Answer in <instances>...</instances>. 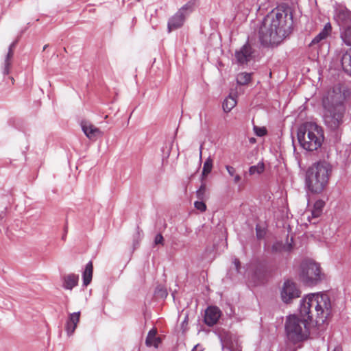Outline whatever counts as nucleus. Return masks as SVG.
Returning <instances> with one entry per match:
<instances>
[{
	"mask_svg": "<svg viewBox=\"0 0 351 351\" xmlns=\"http://www.w3.org/2000/svg\"><path fill=\"white\" fill-rule=\"evenodd\" d=\"M266 275L265 269L262 267H257L254 272L253 278L257 280V283H261L263 282Z\"/></svg>",
	"mask_w": 351,
	"mask_h": 351,
	"instance_id": "obj_24",
	"label": "nucleus"
},
{
	"mask_svg": "<svg viewBox=\"0 0 351 351\" xmlns=\"http://www.w3.org/2000/svg\"><path fill=\"white\" fill-rule=\"evenodd\" d=\"M332 32V26L330 23H327L323 29L319 32L311 41L310 46H313L320 43L322 40H326Z\"/></svg>",
	"mask_w": 351,
	"mask_h": 351,
	"instance_id": "obj_14",
	"label": "nucleus"
},
{
	"mask_svg": "<svg viewBox=\"0 0 351 351\" xmlns=\"http://www.w3.org/2000/svg\"><path fill=\"white\" fill-rule=\"evenodd\" d=\"M193 3L191 1L188 2L184 5H183L176 14L173 15L168 22V29L169 32H171L173 30H175L178 28H180L182 26L184 19L185 15L184 13L186 11L191 12L193 8Z\"/></svg>",
	"mask_w": 351,
	"mask_h": 351,
	"instance_id": "obj_8",
	"label": "nucleus"
},
{
	"mask_svg": "<svg viewBox=\"0 0 351 351\" xmlns=\"http://www.w3.org/2000/svg\"><path fill=\"white\" fill-rule=\"evenodd\" d=\"M163 242H164V239H163L162 235L161 234H158L156 236L155 239H154L155 245H159V244L163 245Z\"/></svg>",
	"mask_w": 351,
	"mask_h": 351,
	"instance_id": "obj_33",
	"label": "nucleus"
},
{
	"mask_svg": "<svg viewBox=\"0 0 351 351\" xmlns=\"http://www.w3.org/2000/svg\"><path fill=\"white\" fill-rule=\"evenodd\" d=\"M93 265L91 261L88 262L86 265L85 270L83 272V284L84 286H88L93 278Z\"/></svg>",
	"mask_w": 351,
	"mask_h": 351,
	"instance_id": "obj_19",
	"label": "nucleus"
},
{
	"mask_svg": "<svg viewBox=\"0 0 351 351\" xmlns=\"http://www.w3.org/2000/svg\"><path fill=\"white\" fill-rule=\"evenodd\" d=\"M206 192V186L202 184L198 191H197V197L199 199H203Z\"/></svg>",
	"mask_w": 351,
	"mask_h": 351,
	"instance_id": "obj_30",
	"label": "nucleus"
},
{
	"mask_svg": "<svg viewBox=\"0 0 351 351\" xmlns=\"http://www.w3.org/2000/svg\"><path fill=\"white\" fill-rule=\"evenodd\" d=\"M330 300L327 294L311 293L302 300L300 315L317 326L325 322L330 314Z\"/></svg>",
	"mask_w": 351,
	"mask_h": 351,
	"instance_id": "obj_3",
	"label": "nucleus"
},
{
	"mask_svg": "<svg viewBox=\"0 0 351 351\" xmlns=\"http://www.w3.org/2000/svg\"><path fill=\"white\" fill-rule=\"evenodd\" d=\"M332 168L329 163L320 161L310 167L306 173V185L312 193L319 194L328 185Z\"/></svg>",
	"mask_w": 351,
	"mask_h": 351,
	"instance_id": "obj_4",
	"label": "nucleus"
},
{
	"mask_svg": "<svg viewBox=\"0 0 351 351\" xmlns=\"http://www.w3.org/2000/svg\"><path fill=\"white\" fill-rule=\"evenodd\" d=\"M237 104V95H230L223 102V109L224 112H230L231 110L236 106Z\"/></svg>",
	"mask_w": 351,
	"mask_h": 351,
	"instance_id": "obj_20",
	"label": "nucleus"
},
{
	"mask_svg": "<svg viewBox=\"0 0 351 351\" xmlns=\"http://www.w3.org/2000/svg\"><path fill=\"white\" fill-rule=\"evenodd\" d=\"M194 205L195 207L201 212H204L206 210V205L202 201H197L195 202Z\"/></svg>",
	"mask_w": 351,
	"mask_h": 351,
	"instance_id": "obj_32",
	"label": "nucleus"
},
{
	"mask_svg": "<svg viewBox=\"0 0 351 351\" xmlns=\"http://www.w3.org/2000/svg\"><path fill=\"white\" fill-rule=\"evenodd\" d=\"M202 146L200 147V150H199V156L202 157Z\"/></svg>",
	"mask_w": 351,
	"mask_h": 351,
	"instance_id": "obj_40",
	"label": "nucleus"
},
{
	"mask_svg": "<svg viewBox=\"0 0 351 351\" xmlns=\"http://www.w3.org/2000/svg\"><path fill=\"white\" fill-rule=\"evenodd\" d=\"M157 330L156 328H152L148 332L147 336L145 343L147 346H154L155 348H158L159 344L161 342L160 338L156 337Z\"/></svg>",
	"mask_w": 351,
	"mask_h": 351,
	"instance_id": "obj_16",
	"label": "nucleus"
},
{
	"mask_svg": "<svg viewBox=\"0 0 351 351\" xmlns=\"http://www.w3.org/2000/svg\"><path fill=\"white\" fill-rule=\"evenodd\" d=\"M233 263L235 266L237 271H239L240 267H241V263H240L239 260L237 258H234Z\"/></svg>",
	"mask_w": 351,
	"mask_h": 351,
	"instance_id": "obj_35",
	"label": "nucleus"
},
{
	"mask_svg": "<svg viewBox=\"0 0 351 351\" xmlns=\"http://www.w3.org/2000/svg\"><path fill=\"white\" fill-rule=\"evenodd\" d=\"M265 170V165L263 162H258L256 165L251 166L249 169V174L251 176L257 174L260 175Z\"/></svg>",
	"mask_w": 351,
	"mask_h": 351,
	"instance_id": "obj_27",
	"label": "nucleus"
},
{
	"mask_svg": "<svg viewBox=\"0 0 351 351\" xmlns=\"http://www.w3.org/2000/svg\"><path fill=\"white\" fill-rule=\"evenodd\" d=\"M81 126L84 134L90 141H95L103 135V132L98 128L88 121H82Z\"/></svg>",
	"mask_w": 351,
	"mask_h": 351,
	"instance_id": "obj_10",
	"label": "nucleus"
},
{
	"mask_svg": "<svg viewBox=\"0 0 351 351\" xmlns=\"http://www.w3.org/2000/svg\"><path fill=\"white\" fill-rule=\"evenodd\" d=\"M13 46H14V44H12L10 47L9 51H8L7 56H6V58L5 60V67H4V70H3V73L5 75L9 73L10 66V64H11L10 59L12 58L13 54H14L13 49H12V47Z\"/></svg>",
	"mask_w": 351,
	"mask_h": 351,
	"instance_id": "obj_28",
	"label": "nucleus"
},
{
	"mask_svg": "<svg viewBox=\"0 0 351 351\" xmlns=\"http://www.w3.org/2000/svg\"><path fill=\"white\" fill-rule=\"evenodd\" d=\"M159 292L160 293L161 297H166L167 295V292L165 289H160Z\"/></svg>",
	"mask_w": 351,
	"mask_h": 351,
	"instance_id": "obj_37",
	"label": "nucleus"
},
{
	"mask_svg": "<svg viewBox=\"0 0 351 351\" xmlns=\"http://www.w3.org/2000/svg\"><path fill=\"white\" fill-rule=\"evenodd\" d=\"M341 66L343 71L351 75V48L343 54L341 58Z\"/></svg>",
	"mask_w": 351,
	"mask_h": 351,
	"instance_id": "obj_18",
	"label": "nucleus"
},
{
	"mask_svg": "<svg viewBox=\"0 0 351 351\" xmlns=\"http://www.w3.org/2000/svg\"><path fill=\"white\" fill-rule=\"evenodd\" d=\"M308 322L304 317L289 315L285 322V332L288 340L294 344L306 340L309 335Z\"/></svg>",
	"mask_w": 351,
	"mask_h": 351,
	"instance_id": "obj_6",
	"label": "nucleus"
},
{
	"mask_svg": "<svg viewBox=\"0 0 351 351\" xmlns=\"http://www.w3.org/2000/svg\"><path fill=\"white\" fill-rule=\"evenodd\" d=\"M307 214H308L307 213H305L304 214V215H307V216H306V217H307V219H308V221L309 222H311V219H310L309 215H308Z\"/></svg>",
	"mask_w": 351,
	"mask_h": 351,
	"instance_id": "obj_39",
	"label": "nucleus"
},
{
	"mask_svg": "<svg viewBox=\"0 0 351 351\" xmlns=\"http://www.w3.org/2000/svg\"><path fill=\"white\" fill-rule=\"evenodd\" d=\"M199 344L194 346L191 351H203L202 350H199Z\"/></svg>",
	"mask_w": 351,
	"mask_h": 351,
	"instance_id": "obj_38",
	"label": "nucleus"
},
{
	"mask_svg": "<svg viewBox=\"0 0 351 351\" xmlns=\"http://www.w3.org/2000/svg\"><path fill=\"white\" fill-rule=\"evenodd\" d=\"M325 206V202L322 199L317 200L313 205V209L311 210L312 218H317L319 217L323 211V209Z\"/></svg>",
	"mask_w": 351,
	"mask_h": 351,
	"instance_id": "obj_21",
	"label": "nucleus"
},
{
	"mask_svg": "<svg viewBox=\"0 0 351 351\" xmlns=\"http://www.w3.org/2000/svg\"><path fill=\"white\" fill-rule=\"evenodd\" d=\"M334 351H341L339 349H335Z\"/></svg>",
	"mask_w": 351,
	"mask_h": 351,
	"instance_id": "obj_41",
	"label": "nucleus"
},
{
	"mask_svg": "<svg viewBox=\"0 0 351 351\" xmlns=\"http://www.w3.org/2000/svg\"><path fill=\"white\" fill-rule=\"evenodd\" d=\"M256 237L258 239H262L265 235V228H261L260 226L257 225L256 227Z\"/></svg>",
	"mask_w": 351,
	"mask_h": 351,
	"instance_id": "obj_31",
	"label": "nucleus"
},
{
	"mask_svg": "<svg viewBox=\"0 0 351 351\" xmlns=\"http://www.w3.org/2000/svg\"><path fill=\"white\" fill-rule=\"evenodd\" d=\"M252 53V47L247 44L243 45L239 51H236L235 57L239 63L244 64L250 60Z\"/></svg>",
	"mask_w": 351,
	"mask_h": 351,
	"instance_id": "obj_13",
	"label": "nucleus"
},
{
	"mask_svg": "<svg viewBox=\"0 0 351 351\" xmlns=\"http://www.w3.org/2000/svg\"><path fill=\"white\" fill-rule=\"evenodd\" d=\"M293 16L284 7H277L264 18L259 29V38L266 46H276L291 32Z\"/></svg>",
	"mask_w": 351,
	"mask_h": 351,
	"instance_id": "obj_1",
	"label": "nucleus"
},
{
	"mask_svg": "<svg viewBox=\"0 0 351 351\" xmlns=\"http://www.w3.org/2000/svg\"><path fill=\"white\" fill-rule=\"evenodd\" d=\"M291 249V243L284 244L282 242H276L272 245V252H289Z\"/></svg>",
	"mask_w": 351,
	"mask_h": 351,
	"instance_id": "obj_22",
	"label": "nucleus"
},
{
	"mask_svg": "<svg viewBox=\"0 0 351 351\" xmlns=\"http://www.w3.org/2000/svg\"><path fill=\"white\" fill-rule=\"evenodd\" d=\"M251 76L252 74L248 73H239L237 77V82L241 85L247 84L251 81Z\"/></svg>",
	"mask_w": 351,
	"mask_h": 351,
	"instance_id": "obj_23",
	"label": "nucleus"
},
{
	"mask_svg": "<svg viewBox=\"0 0 351 351\" xmlns=\"http://www.w3.org/2000/svg\"><path fill=\"white\" fill-rule=\"evenodd\" d=\"M213 165V160L211 157H208L204 162L203 169H202V176L204 177L207 176L212 171Z\"/></svg>",
	"mask_w": 351,
	"mask_h": 351,
	"instance_id": "obj_26",
	"label": "nucleus"
},
{
	"mask_svg": "<svg viewBox=\"0 0 351 351\" xmlns=\"http://www.w3.org/2000/svg\"><path fill=\"white\" fill-rule=\"evenodd\" d=\"M64 283L63 287L66 289H72L73 287L77 285L79 276L74 274H70L66 275L63 278Z\"/></svg>",
	"mask_w": 351,
	"mask_h": 351,
	"instance_id": "obj_15",
	"label": "nucleus"
},
{
	"mask_svg": "<svg viewBox=\"0 0 351 351\" xmlns=\"http://www.w3.org/2000/svg\"><path fill=\"white\" fill-rule=\"evenodd\" d=\"M300 295V291L295 282L289 280L284 282L281 290V298L284 302L289 303L293 299L299 298Z\"/></svg>",
	"mask_w": 351,
	"mask_h": 351,
	"instance_id": "obj_9",
	"label": "nucleus"
},
{
	"mask_svg": "<svg viewBox=\"0 0 351 351\" xmlns=\"http://www.w3.org/2000/svg\"><path fill=\"white\" fill-rule=\"evenodd\" d=\"M233 177H234V182L235 184L239 183L241 180V176L237 173Z\"/></svg>",
	"mask_w": 351,
	"mask_h": 351,
	"instance_id": "obj_36",
	"label": "nucleus"
},
{
	"mask_svg": "<svg viewBox=\"0 0 351 351\" xmlns=\"http://www.w3.org/2000/svg\"><path fill=\"white\" fill-rule=\"evenodd\" d=\"M12 82L14 81L13 77H11Z\"/></svg>",
	"mask_w": 351,
	"mask_h": 351,
	"instance_id": "obj_42",
	"label": "nucleus"
},
{
	"mask_svg": "<svg viewBox=\"0 0 351 351\" xmlns=\"http://www.w3.org/2000/svg\"><path fill=\"white\" fill-rule=\"evenodd\" d=\"M298 139L301 147L307 151L317 150L324 139L322 128L314 122H305L298 130Z\"/></svg>",
	"mask_w": 351,
	"mask_h": 351,
	"instance_id": "obj_5",
	"label": "nucleus"
},
{
	"mask_svg": "<svg viewBox=\"0 0 351 351\" xmlns=\"http://www.w3.org/2000/svg\"><path fill=\"white\" fill-rule=\"evenodd\" d=\"M348 91L337 85L330 89L322 98L324 124L331 130H337L343 123L346 112L345 101Z\"/></svg>",
	"mask_w": 351,
	"mask_h": 351,
	"instance_id": "obj_2",
	"label": "nucleus"
},
{
	"mask_svg": "<svg viewBox=\"0 0 351 351\" xmlns=\"http://www.w3.org/2000/svg\"><path fill=\"white\" fill-rule=\"evenodd\" d=\"M254 130L258 136H263L267 134V129L265 127L254 126Z\"/></svg>",
	"mask_w": 351,
	"mask_h": 351,
	"instance_id": "obj_29",
	"label": "nucleus"
},
{
	"mask_svg": "<svg viewBox=\"0 0 351 351\" xmlns=\"http://www.w3.org/2000/svg\"><path fill=\"white\" fill-rule=\"evenodd\" d=\"M221 316L220 310L216 306H210L205 311L204 322L208 326L215 325Z\"/></svg>",
	"mask_w": 351,
	"mask_h": 351,
	"instance_id": "obj_11",
	"label": "nucleus"
},
{
	"mask_svg": "<svg viewBox=\"0 0 351 351\" xmlns=\"http://www.w3.org/2000/svg\"><path fill=\"white\" fill-rule=\"evenodd\" d=\"M80 312L70 313L66 323L65 329L69 336L75 332L77 325L80 322Z\"/></svg>",
	"mask_w": 351,
	"mask_h": 351,
	"instance_id": "obj_12",
	"label": "nucleus"
},
{
	"mask_svg": "<svg viewBox=\"0 0 351 351\" xmlns=\"http://www.w3.org/2000/svg\"><path fill=\"white\" fill-rule=\"evenodd\" d=\"M226 169L230 176L233 177L236 174V169L232 166L226 165Z\"/></svg>",
	"mask_w": 351,
	"mask_h": 351,
	"instance_id": "obj_34",
	"label": "nucleus"
},
{
	"mask_svg": "<svg viewBox=\"0 0 351 351\" xmlns=\"http://www.w3.org/2000/svg\"><path fill=\"white\" fill-rule=\"evenodd\" d=\"M341 38L348 46H351V25L347 27L341 34Z\"/></svg>",
	"mask_w": 351,
	"mask_h": 351,
	"instance_id": "obj_25",
	"label": "nucleus"
},
{
	"mask_svg": "<svg viewBox=\"0 0 351 351\" xmlns=\"http://www.w3.org/2000/svg\"><path fill=\"white\" fill-rule=\"evenodd\" d=\"M300 278L302 281L307 285L317 284L322 278L319 265L313 261L303 263Z\"/></svg>",
	"mask_w": 351,
	"mask_h": 351,
	"instance_id": "obj_7",
	"label": "nucleus"
},
{
	"mask_svg": "<svg viewBox=\"0 0 351 351\" xmlns=\"http://www.w3.org/2000/svg\"><path fill=\"white\" fill-rule=\"evenodd\" d=\"M336 20L340 25H345L351 21V12L347 10H339Z\"/></svg>",
	"mask_w": 351,
	"mask_h": 351,
	"instance_id": "obj_17",
	"label": "nucleus"
}]
</instances>
